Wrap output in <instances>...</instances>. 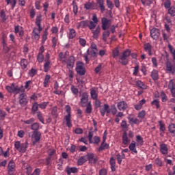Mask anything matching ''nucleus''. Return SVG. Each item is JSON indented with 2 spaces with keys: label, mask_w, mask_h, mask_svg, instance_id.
<instances>
[{
  "label": "nucleus",
  "mask_w": 175,
  "mask_h": 175,
  "mask_svg": "<svg viewBox=\"0 0 175 175\" xmlns=\"http://www.w3.org/2000/svg\"><path fill=\"white\" fill-rule=\"evenodd\" d=\"M14 167H16V164L13 160H11L8 164V173H10V172H14Z\"/></svg>",
  "instance_id": "nucleus-19"
},
{
  "label": "nucleus",
  "mask_w": 175,
  "mask_h": 175,
  "mask_svg": "<svg viewBox=\"0 0 175 175\" xmlns=\"http://www.w3.org/2000/svg\"><path fill=\"white\" fill-rule=\"evenodd\" d=\"M128 133H126V131H124L122 135V144L126 146V144H128Z\"/></svg>",
  "instance_id": "nucleus-23"
},
{
  "label": "nucleus",
  "mask_w": 175,
  "mask_h": 175,
  "mask_svg": "<svg viewBox=\"0 0 175 175\" xmlns=\"http://www.w3.org/2000/svg\"><path fill=\"white\" fill-rule=\"evenodd\" d=\"M57 111H58V109L57 108V107H53L51 114L54 118H57V117H58Z\"/></svg>",
  "instance_id": "nucleus-33"
},
{
  "label": "nucleus",
  "mask_w": 175,
  "mask_h": 175,
  "mask_svg": "<svg viewBox=\"0 0 175 175\" xmlns=\"http://www.w3.org/2000/svg\"><path fill=\"white\" fill-rule=\"evenodd\" d=\"M36 29H38V28L35 27L33 30V36L34 38V39H36V40H39L40 36L39 35V33H38L36 31Z\"/></svg>",
  "instance_id": "nucleus-31"
},
{
  "label": "nucleus",
  "mask_w": 175,
  "mask_h": 175,
  "mask_svg": "<svg viewBox=\"0 0 175 175\" xmlns=\"http://www.w3.org/2000/svg\"><path fill=\"white\" fill-rule=\"evenodd\" d=\"M21 66L22 69H26L27 66H28V61L25 59H23L21 62Z\"/></svg>",
  "instance_id": "nucleus-30"
},
{
  "label": "nucleus",
  "mask_w": 175,
  "mask_h": 175,
  "mask_svg": "<svg viewBox=\"0 0 175 175\" xmlns=\"http://www.w3.org/2000/svg\"><path fill=\"white\" fill-rule=\"evenodd\" d=\"M151 77L154 81L158 80V71L154 70L151 73Z\"/></svg>",
  "instance_id": "nucleus-38"
},
{
  "label": "nucleus",
  "mask_w": 175,
  "mask_h": 175,
  "mask_svg": "<svg viewBox=\"0 0 175 175\" xmlns=\"http://www.w3.org/2000/svg\"><path fill=\"white\" fill-rule=\"evenodd\" d=\"M36 73H38V70H36L34 68H31L29 72V75L31 77H33V76H35Z\"/></svg>",
  "instance_id": "nucleus-48"
},
{
  "label": "nucleus",
  "mask_w": 175,
  "mask_h": 175,
  "mask_svg": "<svg viewBox=\"0 0 175 175\" xmlns=\"http://www.w3.org/2000/svg\"><path fill=\"white\" fill-rule=\"evenodd\" d=\"M90 95L92 96V99H94V100L98 99V94H96V90H92L90 92Z\"/></svg>",
  "instance_id": "nucleus-36"
},
{
  "label": "nucleus",
  "mask_w": 175,
  "mask_h": 175,
  "mask_svg": "<svg viewBox=\"0 0 175 175\" xmlns=\"http://www.w3.org/2000/svg\"><path fill=\"white\" fill-rule=\"evenodd\" d=\"M110 111V107H109V105L107 104H104V108H100V112L103 117H105V113H109Z\"/></svg>",
  "instance_id": "nucleus-13"
},
{
  "label": "nucleus",
  "mask_w": 175,
  "mask_h": 175,
  "mask_svg": "<svg viewBox=\"0 0 175 175\" xmlns=\"http://www.w3.org/2000/svg\"><path fill=\"white\" fill-rule=\"evenodd\" d=\"M119 54H120V49L118 48H116L112 53V55L113 58L118 57Z\"/></svg>",
  "instance_id": "nucleus-43"
},
{
  "label": "nucleus",
  "mask_w": 175,
  "mask_h": 175,
  "mask_svg": "<svg viewBox=\"0 0 175 175\" xmlns=\"http://www.w3.org/2000/svg\"><path fill=\"white\" fill-rule=\"evenodd\" d=\"M110 165H111V169L112 172H116V160H114V158L111 157L110 159Z\"/></svg>",
  "instance_id": "nucleus-26"
},
{
  "label": "nucleus",
  "mask_w": 175,
  "mask_h": 175,
  "mask_svg": "<svg viewBox=\"0 0 175 175\" xmlns=\"http://www.w3.org/2000/svg\"><path fill=\"white\" fill-rule=\"evenodd\" d=\"M168 14H170L172 17H174L175 16V8L174 7H171L168 10Z\"/></svg>",
  "instance_id": "nucleus-46"
},
{
  "label": "nucleus",
  "mask_w": 175,
  "mask_h": 175,
  "mask_svg": "<svg viewBox=\"0 0 175 175\" xmlns=\"http://www.w3.org/2000/svg\"><path fill=\"white\" fill-rule=\"evenodd\" d=\"M87 161H88L87 156H83L78 159L77 163L79 166H81L82 165H84V163H85Z\"/></svg>",
  "instance_id": "nucleus-21"
},
{
  "label": "nucleus",
  "mask_w": 175,
  "mask_h": 175,
  "mask_svg": "<svg viewBox=\"0 0 175 175\" xmlns=\"http://www.w3.org/2000/svg\"><path fill=\"white\" fill-rule=\"evenodd\" d=\"M37 117L40 122H42V124H44V119L43 118V116H42V113L40 111H38L37 113Z\"/></svg>",
  "instance_id": "nucleus-44"
},
{
  "label": "nucleus",
  "mask_w": 175,
  "mask_h": 175,
  "mask_svg": "<svg viewBox=\"0 0 175 175\" xmlns=\"http://www.w3.org/2000/svg\"><path fill=\"white\" fill-rule=\"evenodd\" d=\"M99 174L100 175H106V174H107V171L106 170V169H102L100 170Z\"/></svg>",
  "instance_id": "nucleus-64"
},
{
  "label": "nucleus",
  "mask_w": 175,
  "mask_h": 175,
  "mask_svg": "<svg viewBox=\"0 0 175 175\" xmlns=\"http://www.w3.org/2000/svg\"><path fill=\"white\" fill-rule=\"evenodd\" d=\"M51 77L50 75H46L44 81V87H47V84H49V81H50Z\"/></svg>",
  "instance_id": "nucleus-49"
},
{
  "label": "nucleus",
  "mask_w": 175,
  "mask_h": 175,
  "mask_svg": "<svg viewBox=\"0 0 175 175\" xmlns=\"http://www.w3.org/2000/svg\"><path fill=\"white\" fill-rule=\"evenodd\" d=\"M168 129H169L170 133H174V135H175V124H171L169 126Z\"/></svg>",
  "instance_id": "nucleus-45"
},
{
  "label": "nucleus",
  "mask_w": 175,
  "mask_h": 175,
  "mask_svg": "<svg viewBox=\"0 0 175 175\" xmlns=\"http://www.w3.org/2000/svg\"><path fill=\"white\" fill-rule=\"evenodd\" d=\"M139 118H144L146 117V111H142L138 113Z\"/></svg>",
  "instance_id": "nucleus-60"
},
{
  "label": "nucleus",
  "mask_w": 175,
  "mask_h": 175,
  "mask_svg": "<svg viewBox=\"0 0 175 175\" xmlns=\"http://www.w3.org/2000/svg\"><path fill=\"white\" fill-rule=\"evenodd\" d=\"M90 29H94L96 27V23L93 21L90 22V25H88Z\"/></svg>",
  "instance_id": "nucleus-59"
},
{
  "label": "nucleus",
  "mask_w": 175,
  "mask_h": 175,
  "mask_svg": "<svg viewBox=\"0 0 175 175\" xmlns=\"http://www.w3.org/2000/svg\"><path fill=\"white\" fill-rule=\"evenodd\" d=\"M170 0H167L165 3H164V6L165 9H169V8H170Z\"/></svg>",
  "instance_id": "nucleus-61"
},
{
  "label": "nucleus",
  "mask_w": 175,
  "mask_h": 175,
  "mask_svg": "<svg viewBox=\"0 0 175 175\" xmlns=\"http://www.w3.org/2000/svg\"><path fill=\"white\" fill-rule=\"evenodd\" d=\"M68 174H70L71 173H77V169L76 167H70L67 170Z\"/></svg>",
  "instance_id": "nucleus-47"
},
{
  "label": "nucleus",
  "mask_w": 175,
  "mask_h": 175,
  "mask_svg": "<svg viewBox=\"0 0 175 175\" xmlns=\"http://www.w3.org/2000/svg\"><path fill=\"white\" fill-rule=\"evenodd\" d=\"M19 103L21 106H26L27 103H28V100H27V95L24 93L21 94L19 96Z\"/></svg>",
  "instance_id": "nucleus-10"
},
{
  "label": "nucleus",
  "mask_w": 175,
  "mask_h": 175,
  "mask_svg": "<svg viewBox=\"0 0 175 175\" xmlns=\"http://www.w3.org/2000/svg\"><path fill=\"white\" fill-rule=\"evenodd\" d=\"M155 163L157 165V166H162V160H161L159 158H157L155 159Z\"/></svg>",
  "instance_id": "nucleus-63"
},
{
  "label": "nucleus",
  "mask_w": 175,
  "mask_h": 175,
  "mask_svg": "<svg viewBox=\"0 0 175 175\" xmlns=\"http://www.w3.org/2000/svg\"><path fill=\"white\" fill-rule=\"evenodd\" d=\"M48 105L49 102H44L41 104H38V107H40V109H46Z\"/></svg>",
  "instance_id": "nucleus-54"
},
{
  "label": "nucleus",
  "mask_w": 175,
  "mask_h": 175,
  "mask_svg": "<svg viewBox=\"0 0 175 175\" xmlns=\"http://www.w3.org/2000/svg\"><path fill=\"white\" fill-rule=\"evenodd\" d=\"M136 147V144L135 143H131L129 146V148L130 150V151H133V152H135V154H137V150H136L135 148Z\"/></svg>",
  "instance_id": "nucleus-34"
},
{
  "label": "nucleus",
  "mask_w": 175,
  "mask_h": 175,
  "mask_svg": "<svg viewBox=\"0 0 175 175\" xmlns=\"http://www.w3.org/2000/svg\"><path fill=\"white\" fill-rule=\"evenodd\" d=\"M108 148H109V144H106L105 142L103 140L100 146L98 148V151H103V150H108Z\"/></svg>",
  "instance_id": "nucleus-20"
},
{
  "label": "nucleus",
  "mask_w": 175,
  "mask_h": 175,
  "mask_svg": "<svg viewBox=\"0 0 175 175\" xmlns=\"http://www.w3.org/2000/svg\"><path fill=\"white\" fill-rule=\"evenodd\" d=\"M12 87H13L12 92H16V94H18V92H20L21 89L20 88H18V86L15 87L14 83H12Z\"/></svg>",
  "instance_id": "nucleus-50"
},
{
  "label": "nucleus",
  "mask_w": 175,
  "mask_h": 175,
  "mask_svg": "<svg viewBox=\"0 0 175 175\" xmlns=\"http://www.w3.org/2000/svg\"><path fill=\"white\" fill-rule=\"evenodd\" d=\"M42 23V15L37 16L36 19V24L38 27V29H36V31H38V33H40L42 31H43V28L40 26V23Z\"/></svg>",
  "instance_id": "nucleus-11"
},
{
  "label": "nucleus",
  "mask_w": 175,
  "mask_h": 175,
  "mask_svg": "<svg viewBox=\"0 0 175 175\" xmlns=\"http://www.w3.org/2000/svg\"><path fill=\"white\" fill-rule=\"evenodd\" d=\"M99 33H100V27L98 26L96 30L93 31V38L94 39H98Z\"/></svg>",
  "instance_id": "nucleus-24"
},
{
  "label": "nucleus",
  "mask_w": 175,
  "mask_h": 175,
  "mask_svg": "<svg viewBox=\"0 0 175 175\" xmlns=\"http://www.w3.org/2000/svg\"><path fill=\"white\" fill-rule=\"evenodd\" d=\"M88 105V93L84 92L82 94V98H81V106L82 107H85Z\"/></svg>",
  "instance_id": "nucleus-5"
},
{
  "label": "nucleus",
  "mask_w": 175,
  "mask_h": 175,
  "mask_svg": "<svg viewBox=\"0 0 175 175\" xmlns=\"http://www.w3.org/2000/svg\"><path fill=\"white\" fill-rule=\"evenodd\" d=\"M75 66V56H70L67 62V68L68 69H73Z\"/></svg>",
  "instance_id": "nucleus-12"
},
{
  "label": "nucleus",
  "mask_w": 175,
  "mask_h": 175,
  "mask_svg": "<svg viewBox=\"0 0 175 175\" xmlns=\"http://www.w3.org/2000/svg\"><path fill=\"white\" fill-rule=\"evenodd\" d=\"M70 110H71L70 106L66 105V113H68V114L64 116V120L68 128H70L72 126V123L70 122V118L72 116V115L70 114Z\"/></svg>",
  "instance_id": "nucleus-3"
},
{
  "label": "nucleus",
  "mask_w": 175,
  "mask_h": 175,
  "mask_svg": "<svg viewBox=\"0 0 175 175\" xmlns=\"http://www.w3.org/2000/svg\"><path fill=\"white\" fill-rule=\"evenodd\" d=\"M49 157L46 159V162H48V165L50 163V161H51V157L53 155H55V149H49L48 150Z\"/></svg>",
  "instance_id": "nucleus-17"
},
{
  "label": "nucleus",
  "mask_w": 175,
  "mask_h": 175,
  "mask_svg": "<svg viewBox=\"0 0 175 175\" xmlns=\"http://www.w3.org/2000/svg\"><path fill=\"white\" fill-rule=\"evenodd\" d=\"M119 62L122 65H128V59L126 57H124V56H120L119 57Z\"/></svg>",
  "instance_id": "nucleus-25"
},
{
  "label": "nucleus",
  "mask_w": 175,
  "mask_h": 175,
  "mask_svg": "<svg viewBox=\"0 0 175 175\" xmlns=\"http://www.w3.org/2000/svg\"><path fill=\"white\" fill-rule=\"evenodd\" d=\"M144 49L145 51L148 52L149 55H152V53L151 52V49H152L151 44H150V43L145 44Z\"/></svg>",
  "instance_id": "nucleus-22"
},
{
  "label": "nucleus",
  "mask_w": 175,
  "mask_h": 175,
  "mask_svg": "<svg viewBox=\"0 0 175 175\" xmlns=\"http://www.w3.org/2000/svg\"><path fill=\"white\" fill-rule=\"evenodd\" d=\"M161 33L159 29L153 28L150 30V36L152 38V39H158Z\"/></svg>",
  "instance_id": "nucleus-7"
},
{
  "label": "nucleus",
  "mask_w": 175,
  "mask_h": 175,
  "mask_svg": "<svg viewBox=\"0 0 175 175\" xmlns=\"http://www.w3.org/2000/svg\"><path fill=\"white\" fill-rule=\"evenodd\" d=\"M87 159L89 163H96L98 162V157L95 156L94 153H88Z\"/></svg>",
  "instance_id": "nucleus-6"
},
{
  "label": "nucleus",
  "mask_w": 175,
  "mask_h": 175,
  "mask_svg": "<svg viewBox=\"0 0 175 175\" xmlns=\"http://www.w3.org/2000/svg\"><path fill=\"white\" fill-rule=\"evenodd\" d=\"M76 72L79 76H84L85 75V68L84 67V63L79 62L77 63Z\"/></svg>",
  "instance_id": "nucleus-4"
},
{
  "label": "nucleus",
  "mask_w": 175,
  "mask_h": 175,
  "mask_svg": "<svg viewBox=\"0 0 175 175\" xmlns=\"http://www.w3.org/2000/svg\"><path fill=\"white\" fill-rule=\"evenodd\" d=\"M91 49L92 50V55L93 57H96V53H98V47L95 43L92 42L91 44Z\"/></svg>",
  "instance_id": "nucleus-18"
},
{
  "label": "nucleus",
  "mask_w": 175,
  "mask_h": 175,
  "mask_svg": "<svg viewBox=\"0 0 175 175\" xmlns=\"http://www.w3.org/2000/svg\"><path fill=\"white\" fill-rule=\"evenodd\" d=\"M49 66H50V62L46 61V63L44 65V72H49Z\"/></svg>",
  "instance_id": "nucleus-55"
},
{
  "label": "nucleus",
  "mask_w": 175,
  "mask_h": 175,
  "mask_svg": "<svg viewBox=\"0 0 175 175\" xmlns=\"http://www.w3.org/2000/svg\"><path fill=\"white\" fill-rule=\"evenodd\" d=\"M168 88H170L172 96L175 98V81H174L173 80L170 81Z\"/></svg>",
  "instance_id": "nucleus-14"
},
{
  "label": "nucleus",
  "mask_w": 175,
  "mask_h": 175,
  "mask_svg": "<svg viewBox=\"0 0 175 175\" xmlns=\"http://www.w3.org/2000/svg\"><path fill=\"white\" fill-rule=\"evenodd\" d=\"M131 50L126 49V51H124L122 53V56L124 57V58L128 59V57H129V55H131Z\"/></svg>",
  "instance_id": "nucleus-40"
},
{
  "label": "nucleus",
  "mask_w": 175,
  "mask_h": 175,
  "mask_svg": "<svg viewBox=\"0 0 175 175\" xmlns=\"http://www.w3.org/2000/svg\"><path fill=\"white\" fill-rule=\"evenodd\" d=\"M47 29H45L44 35L42 36V43H44V42H46V40H47Z\"/></svg>",
  "instance_id": "nucleus-53"
},
{
  "label": "nucleus",
  "mask_w": 175,
  "mask_h": 175,
  "mask_svg": "<svg viewBox=\"0 0 175 175\" xmlns=\"http://www.w3.org/2000/svg\"><path fill=\"white\" fill-rule=\"evenodd\" d=\"M129 121H131V124H136L137 125H139L140 124V121L137 118H129Z\"/></svg>",
  "instance_id": "nucleus-41"
},
{
  "label": "nucleus",
  "mask_w": 175,
  "mask_h": 175,
  "mask_svg": "<svg viewBox=\"0 0 175 175\" xmlns=\"http://www.w3.org/2000/svg\"><path fill=\"white\" fill-rule=\"evenodd\" d=\"M136 142L139 146H143L144 144V140H143V137H142L140 135L136 136Z\"/></svg>",
  "instance_id": "nucleus-29"
},
{
  "label": "nucleus",
  "mask_w": 175,
  "mask_h": 175,
  "mask_svg": "<svg viewBox=\"0 0 175 175\" xmlns=\"http://www.w3.org/2000/svg\"><path fill=\"white\" fill-rule=\"evenodd\" d=\"M71 91L75 94V95H77V94H79V89L76 88L75 85L71 86Z\"/></svg>",
  "instance_id": "nucleus-56"
},
{
  "label": "nucleus",
  "mask_w": 175,
  "mask_h": 175,
  "mask_svg": "<svg viewBox=\"0 0 175 175\" xmlns=\"http://www.w3.org/2000/svg\"><path fill=\"white\" fill-rule=\"evenodd\" d=\"M88 21H83L80 23V25L82 28H85V27H88Z\"/></svg>",
  "instance_id": "nucleus-51"
},
{
  "label": "nucleus",
  "mask_w": 175,
  "mask_h": 175,
  "mask_svg": "<svg viewBox=\"0 0 175 175\" xmlns=\"http://www.w3.org/2000/svg\"><path fill=\"white\" fill-rule=\"evenodd\" d=\"M160 151L161 154H163L164 155L167 154V151H168L167 145L165 144L160 145Z\"/></svg>",
  "instance_id": "nucleus-16"
},
{
  "label": "nucleus",
  "mask_w": 175,
  "mask_h": 175,
  "mask_svg": "<svg viewBox=\"0 0 175 175\" xmlns=\"http://www.w3.org/2000/svg\"><path fill=\"white\" fill-rule=\"evenodd\" d=\"M86 106V113H88V114H91V113H92V107L91 105V102H89Z\"/></svg>",
  "instance_id": "nucleus-37"
},
{
  "label": "nucleus",
  "mask_w": 175,
  "mask_h": 175,
  "mask_svg": "<svg viewBox=\"0 0 175 175\" xmlns=\"http://www.w3.org/2000/svg\"><path fill=\"white\" fill-rule=\"evenodd\" d=\"M75 133H76L77 135H81V133H83V129L80 128H77L75 130Z\"/></svg>",
  "instance_id": "nucleus-62"
},
{
  "label": "nucleus",
  "mask_w": 175,
  "mask_h": 175,
  "mask_svg": "<svg viewBox=\"0 0 175 175\" xmlns=\"http://www.w3.org/2000/svg\"><path fill=\"white\" fill-rule=\"evenodd\" d=\"M161 59H164V61H166L165 65L167 72L173 75L175 72V66L172 64L170 61H169V54L167 52H165V55H162Z\"/></svg>",
  "instance_id": "nucleus-1"
},
{
  "label": "nucleus",
  "mask_w": 175,
  "mask_h": 175,
  "mask_svg": "<svg viewBox=\"0 0 175 175\" xmlns=\"http://www.w3.org/2000/svg\"><path fill=\"white\" fill-rule=\"evenodd\" d=\"M136 84H137V87H139V88H142V90L147 89V85H146L144 83H143V82H142V81H137L136 82Z\"/></svg>",
  "instance_id": "nucleus-28"
},
{
  "label": "nucleus",
  "mask_w": 175,
  "mask_h": 175,
  "mask_svg": "<svg viewBox=\"0 0 175 175\" xmlns=\"http://www.w3.org/2000/svg\"><path fill=\"white\" fill-rule=\"evenodd\" d=\"M40 126L39 123L35 122L33 124H31V129H32L34 131H38V130L39 129Z\"/></svg>",
  "instance_id": "nucleus-35"
},
{
  "label": "nucleus",
  "mask_w": 175,
  "mask_h": 175,
  "mask_svg": "<svg viewBox=\"0 0 175 175\" xmlns=\"http://www.w3.org/2000/svg\"><path fill=\"white\" fill-rule=\"evenodd\" d=\"M76 36V31L73 29H70L69 39H73Z\"/></svg>",
  "instance_id": "nucleus-42"
},
{
  "label": "nucleus",
  "mask_w": 175,
  "mask_h": 175,
  "mask_svg": "<svg viewBox=\"0 0 175 175\" xmlns=\"http://www.w3.org/2000/svg\"><path fill=\"white\" fill-rule=\"evenodd\" d=\"M100 70H102V64H98V66L94 69V72L98 74Z\"/></svg>",
  "instance_id": "nucleus-57"
},
{
  "label": "nucleus",
  "mask_w": 175,
  "mask_h": 175,
  "mask_svg": "<svg viewBox=\"0 0 175 175\" xmlns=\"http://www.w3.org/2000/svg\"><path fill=\"white\" fill-rule=\"evenodd\" d=\"M7 5H9L10 3L12 4V9H14V6H16V3H17V0H5Z\"/></svg>",
  "instance_id": "nucleus-39"
},
{
  "label": "nucleus",
  "mask_w": 175,
  "mask_h": 175,
  "mask_svg": "<svg viewBox=\"0 0 175 175\" xmlns=\"http://www.w3.org/2000/svg\"><path fill=\"white\" fill-rule=\"evenodd\" d=\"M110 36V31L107 30V31H105L103 33V40H104V42H106L107 40V38H109Z\"/></svg>",
  "instance_id": "nucleus-27"
},
{
  "label": "nucleus",
  "mask_w": 175,
  "mask_h": 175,
  "mask_svg": "<svg viewBox=\"0 0 175 175\" xmlns=\"http://www.w3.org/2000/svg\"><path fill=\"white\" fill-rule=\"evenodd\" d=\"M102 29L103 31H106V29H108V28L110 27V20H108L106 18H102Z\"/></svg>",
  "instance_id": "nucleus-9"
},
{
  "label": "nucleus",
  "mask_w": 175,
  "mask_h": 175,
  "mask_svg": "<svg viewBox=\"0 0 175 175\" xmlns=\"http://www.w3.org/2000/svg\"><path fill=\"white\" fill-rule=\"evenodd\" d=\"M38 109H39V104H38V103H35L32 105V108H31V111H32L33 114H35V113H36V111H38Z\"/></svg>",
  "instance_id": "nucleus-32"
},
{
  "label": "nucleus",
  "mask_w": 175,
  "mask_h": 175,
  "mask_svg": "<svg viewBox=\"0 0 175 175\" xmlns=\"http://www.w3.org/2000/svg\"><path fill=\"white\" fill-rule=\"evenodd\" d=\"M128 108V104H126V103H125V101H121L120 103H118V109L119 110H126V109Z\"/></svg>",
  "instance_id": "nucleus-15"
},
{
  "label": "nucleus",
  "mask_w": 175,
  "mask_h": 175,
  "mask_svg": "<svg viewBox=\"0 0 175 175\" xmlns=\"http://www.w3.org/2000/svg\"><path fill=\"white\" fill-rule=\"evenodd\" d=\"M0 16L3 21H6L7 18H6V14H5V11L1 10L0 12Z\"/></svg>",
  "instance_id": "nucleus-52"
},
{
  "label": "nucleus",
  "mask_w": 175,
  "mask_h": 175,
  "mask_svg": "<svg viewBox=\"0 0 175 175\" xmlns=\"http://www.w3.org/2000/svg\"><path fill=\"white\" fill-rule=\"evenodd\" d=\"M33 135L34 136L35 141L33 142V146H35L36 143L40 142V138L42 137V133L40 131H33Z\"/></svg>",
  "instance_id": "nucleus-8"
},
{
  "label": "nucleus",
  "mask_w": 175,
  "mask_h": 175,
  "mask_svg": "<svg viewBox=\"0 0 175 175\" xmlns=\"http://www.w3.org/2000/svg\"><path fill=\"white\" fill-rule=\"evenodd\" d=\"M43 59H44V56H43L42 53H39L38 55V62H43Z\"/></svg>",
  "instance_id": "nucleus-58"
},
{
  "label": "nucleus",
  "mask_w": 175,
  "mask_h": 175,
  "mask_svg": "<svg viewBox=\"0 0 175 175\" xmlns=\"http://www.w3.org/2000/svg\"><path fill=\"white\" fill-rule=\"evenodd\" d=\"M14 146L15 148H16L19 152H25L27 151V148H28V142L21 144L20 142L17 141L15 142Z\"/></svg>",
  "instance_id": "nucleus-2"
}]
</instances>
